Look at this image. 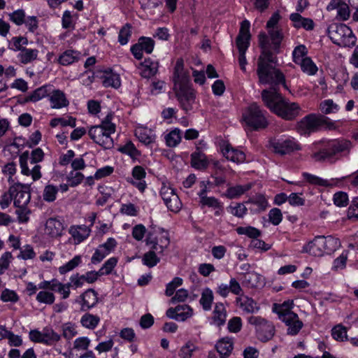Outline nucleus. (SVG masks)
Here are the masks:
<instances>
[{
    "mask_svg": "<svg viewBox=\"0 0 358 358\" xmlns=\"http://www.w3.org/2000/svg\"><path fill=\"white\" fill-rule=\"evenodd\" d=\"M258 38L262 50L261 55L258 58L257 69L259 83L264 85H273L275 88V86L282 84L285 89L288 90L284 74L275 66L277 63V58L270 51V45L266 34L264 32L260 33Z\"/></svg>",
    "mask_w": 358,
    "mask_h": 358,
    "instance_id": "f257e3e1",
    "label": "nucleus"
},
{
    "mask_svg": "<svg viewBox=\"0 0 358 358\" xmlns=\"http://www.w3.org/2000/svg\"><path fill=\"white\" fill-rule=\"evenodd\" d=\"M352 148V142L345 138L322 139L311 145L310 158L315 162L334 164L348 158Z\"/></svg>",
    "mask_w": 358,
    "mask_h": 358,
    "instance_id": "f03ea898",
    "label": "nucleus"
},
{
    "mask_svg": "<svg viewBox=\"0 0 358 358\" xmlns=\"http://www.w3.org/2000/svg\"><path fill=\"white\" fill-rule=\"evenodd\" d=\"M261 95L265 106L278 117L290 121L300 115L301 108L299 103L285 99L276 88L264 90Z\"/></svg>",
    "mask_w": 358,
    "mask_h": 358,
    "instance_id": "7ed1b4c3",
    "label": "nucleus"
},
{
    "mask_svg": "<svg viewBox=\"0 0 358 358\" xmlns=\"http://www.w3.org/2000/svg\"><path fill=\"white\" fill-rule=\"evenodd\" d=\"M113 117V113H109L99 124L92 126L88 131L90 138L105 149H110L113 146L111 134L116 131V125L112 122Z\"/></svg>",
    "mask_w": 358,
    "mask_h": 358,
    "instance_id": "20e7f679",
    "label": "nucleus"
},
{
    "mask_svg": "<svg viewBox=\"0 0 358 358\" xmlns=\"http://www.w3.org/2000/svg\"><path fill=\"white\" fill-rule=\"evenodd\" d=\"M341 245L338 238L332 236H317L305 245L303 252L315 257H322L324 254L330 255Z\"/></svg>",
    "mask_w": 358,
    "mask_h": 358,
    "instance_id": "39448f33",
    "label": "nucleus"
},
{
    "mask_svg": "<svg viewBox=\"0 0 358 358\" xmlns=\"http://www.w3.org/2000/svg\"><path fill=\"white\" fill-rule=\"evenodd\" d=\"M331 41L341 47H352L356 43V36L352 29L344 24L333 23L327 29Z\"/></svg>",
    "mask_w": 358,
    "mask_h": 358,
    "instance_id": "423d86ee",
    "label": "nucleus"
},
{
    "mask_svg": "<svg viewBox=\"0 0 358 358\" xmlns=\"http://www.w3.org/2000/svg\"><path fill=\"white\" fill-rule=\"evenodd\" d=\"M245 124L255 130L264 129L268 126V121L259 106L252 103L243 115Z\"/></svg>",
    "mask_w": 358,
    "mask_h": 358,
    "instance_id": "0eeeda50",
    "label": "nucleus"
},
{
    "mask_svg": "<svg viewBox=\"0 0 358 358\" xmlns=\"http://www.w3.org/2000/svg\"><path fill=\"white\" fill-rule=\"evenodd\" d=\"M248 321L255 327L257 338L260 341L268 342L274 336L275 329L271 322L260 316H250Z\"/></svg>",
    "mask_w": 358,
    "mask_h": 358,
    "instance_id": "6e6552de",
    "label": "nucleus"
},
{
    "mask_svg": "<svg viewBox=\"0 0 358 358\" xmlns=\"http://www.w3.org/2000/svg\"><path fill=\"white\" fill-rule=\"evenodd\" d=\"M324 123V116L311 113L305 116L297 122L296 129L301 135H309L317 131Z\"/></svg>",
    "mask_w": 358,
    "mask_h": 358,
    "instance_id": "1a4fd4ad",
    "label": "nucleus"
},
{
    "mask_svg": "<svg viewBox=\"0 0 358 358\" xmlns=\"http://www.w3.org/2000/svg\"><path fill=\"white\" fill-rule=\"evenodd\" d=\"M155 45V42L152 38L141 36L138 43L131 47V52L136 59L140 60L143 57V52L147 54L152 52Z\"/></svg>",
    "mask_w": 358,
    "mask_h": 358,
    "instance_id": "9d476101",
    "label": "nucleus"
},
{
    "mask_svg": "<svg viewBox=\"0 0 358 358\" xmlns=\"http://www.w3.org/2000/svg\"><path fill=\"white\" fill-rule=\"evenodd\" d=\"M27 187L21 183L11 186L8 192L14 196L15 206H27L30 201V193L26 190Z\"/></svg>",
    "mask_w": 358,
    "mask_h": 358,
    "instance_id": "9b49d317",
    "label": "nucleus"
},
{
    "mask_svg": "<svg viewBox=\"0 0 358 358\" xmlns=\"http://www.w3.org/2000/svg\"><path fill=\"white\" fill-rule=\"evenodd\" d=\"M279 319L288 327L287 330L288 335L296 336L303 326V322L295 313L281 314Z\"/></svg>",
    "mask_w": 358,
    "mask_h": 358,
    "instance_id": "f8f14e48",
    "label": "nucleus"
},
{
    "mask_svg": "<svg viewBox=\"0 0 358 358\" xmlns=\"http://www.w3.org/2000/svg\"><path fill=\"white\" fill-rule=\"evenodd\" d=\"M271 147L275 153L287 155L301 149L300 145L294 139L278 140L271 143Z\"/></svg>",
    "mask_w": 358,
    "mask_h": 358,
    "instance_id": "ddd939ff",
    "label": "nucleus"
},
{
    "mask_svg": "<svg viewBox=\"0 0 358 358\" xmlns=\"http://www.w3.org/2000/svg\"><path fill=\"white\" fill-rule=\"evenodd\" d=\"M160 194L164 203L171 211L178 212L180 209V200L173 189L164 187L161 189Z\"/></svg>",
    "mask_w": 358,
    "mask_h": 358,
    "instance_id": "4468645a",
    "label": "nucleus"
},
{
    "mask_svg": "<svg viewBox=\"0 0 358 358\" xmlns=\"http://www.w3.org/2000/svg\"><path fill=\"white\" fill-rule=\"evenodd\" d=\"M250 22L243 20L241 24L239 34L236 38V45L239 52H246L250 45Z\"/></svg>",
    "mask_w": 358,
    "mask_h": 358,
    "instance_id": "2eb2a0df",
    "label": "nucleus"
},
{
    "mask_svg": "<svg viewBox=\"0 0 358 358\" xmlns=\"http://www.w3.org/2000/svg\"><path fill=\"white\" fill-rule=\"evenodd\" d=\"M176 95L184 110L187 112L192 109V106L195 102V93L193 90L180 87Z\"/></svg>",
    "mask_w": 358,
    "mask_h": 358,
    "instance_id": "dca6fc26",
    "label": "nucleus"
},
{
    "mask_svg": "<svg viewBox=\"0 0 358 358\" xmlns=\"http://www.w3.org/2000/svg\"><path fill=\"white\" fill-rule=\"evenodd\" d=\"M98 302V294L93 289H88L84 292L79 298L76 300V303L80 304V310L87 311L96 306Z\"/></svg>",
    "mask_w": 358,
    "mask_h": 358,
    "instance_id": "f3484780",
    "label": "nucleus"
},
{
    "mask_svg": "<svg viewBox=\"0 0 358 358\" xmlns=\"http://www.w3.org/2000/svg\"><path fill=\"white\" fill-rule=\"evenodd\" d=\"M28 160L29 152L25 151L20 156V165L22 169V173L25 176L31 175L34 181L39 180L42 176L41 173V166L35 164L32 169L30 170L27 164Z\"/></svg>",
    "mask_w": 358,
    "mask_h": 358,
    "instance_id": "a211bd4d",
    "label": "nucleus"
},
{
    "mask_svg": "<svg viewBox=\"0 0 358 358\" xmlns=\"http://www.w3.org/2000/svg\"><path fill=\"white\" fill-rule=\"evenodd\" d=\"M268 36L266 34L270 45V51L273 55L279 53L281 42L283 40L284 34L281 28L270 29L268 30Z\"/></svg>",
    "mask_w": 358,
    "mask_h": 358,
    "instance_id": "6ab92c4d",
    "label": "nucleus"
},
{
    "mask_svg": "<svg viewBox=\"0 0 358 358\" xmlns=\"http://www.w3.org/2000/svg\"><path fill=\"white\" fill-rule=\"evenodd\" d=\"M222 152L227 160L233 162L243 163L245 160V153L243 151L234 148L229 143H224L222 145Z\"/></svg>",
    "mask_w": 358,
    "mask_h": 358,
    "instance_id": "aec40b11",
    "label": "nucleus"
},
{
    "mask_svg": "<svg viewBox=\"0 0 358 358\" xmlns=\"http://www.w3.org/2000/svg\"><path fill=\"white\" fill-rule=\"evenodd\" d=\"M64 229L63 222L57 218H49L45 223V233L52 238L62 236Z\"/></svg>",
    "mask_w": 358,
    "mask_h": 358,
    "instance_id": "412c9836",
    "label": "nucleus"
},
{
    "mask_svg": "<svg viewBox=\"0 0 358 358\" xmlns=\"http://www.w3.org/2000/svg\"><path fill=\"white\" fill-rule=\"evenodd\" d=\"M188 74L184 70V62L182 59H178L176 61L175 67H174V72H173V80L175 83V85H178L179 88L180 87H185V84L188 81Z\"/></svg>",
    "mask_w": 358,
    "mask_h": 358,
    "instance_id": "4be33fe9",
    "label": "nucleus"
},
{
    "mask_svg": "<svg viewBox=\"0 0 358 358\" xmlns=\"http://www.w3.org/2000/svg\"><path fill=\"white\" fill-rule=\"evenodd\" d=\"M190 158L191 166L195 169L203 171L209 165V160L199 148H196V150L191 154Z\"/></svg>",
    "mask_w": 358,
    "mask_h": 358,
    "instance_id": "5701e85b",
    "label": "nucleus"
},
{
    "mask_svg": "<svg viewBox=\"0 0 358 358\" xmlns=\"http://www.w3.org/2000/svg\"><path fill=\"white\" fill-rule=\"evenodd\" d=\"M158 62L151 60V59H145L141 62L138 66L140 74L143 78H150L154 76L158 71Z\"/></svg>",
    "mask_w": 358,
    "mask_h": 358,
    "instance_id": "b1692460",
    "label": "nucleus"
},
{
    "mask_svg": "<svg viewBox=\"0 0 358 358\" xmlns=\"http://www.w3.org/2000/svg\"><path fill=\"white\" fill-rule=\"evenodd\" d=\"M236 302L237 306L244 312L247 313H256L259 310L257 303L248 296L241 295L236 298Z\"/></svg>",
    "mask_w": 358,
    "mask_h": 358,
    "instance_id": "393cba45",
    "label": "nucleus"
},
{
    "mask_svg": "<svg viewBox=\"0 0 358 358\" xmlns=\"http://www.w3.org/2000/svg\"><path fill=\"white\" fill-rule=\"evenodd\" d=\"M243 284L249 288H259L264 285V278L259 273L252 271L243 276Z\"/></svg>",
    "mask_w": 358,
    "mask_h": 358,
    "instance_id": "a878e982",
    "label": "nucleus"
},
{
    "mask_svg": "<svg viewBox=\"0 0 358 358\" xmlns=\"http://www.w3.org/2000/svg\"><path fill=\"white\" fill-rule=\"evenodd\" d=\"M90 233V228L86 225L72 226L69 229V234L78 243L88 238Z\"/></svg>",
    "mask_w": 358,
    "mask_h": 358,
    "instance_id": "bb28decb",
    "label": "nucleus"
},
{
    "mask_svg": "<svg viewBox=\"0 0 358 358\" xmlns=\"http://www.w3.org/2000/svg\"><path fill=\"white\" fill-rule=\"evenodd\" d=\"M212 320L217 327L223 326L227 320V310L222 303H216L213 312Z\"/></svg>",
    "mask_w": 358,
    "mask_h": 358,
    "instance_id": "cd10ccee",
    "label": "nucleus"
},
{
    "mask_svg": "<svg viewBox=\"0 0 358 358\" xmlns=\"http://www.w3.org/2000/svg\"><path fill=\"white\" fill-rule=\"evenodd\" d=\"M50 101L51 103V107L52 108L57 109L66 107L69 103L65 94L59 90H55L52 91L50 96Z\"/></svg>",
    "mask_w": 358,
    "mask_h": 358,
    "instance_id": "c85d7f7f",
    "label": "nucleus"
},
{
    "mask_svg": "<svg viewBox=\"0 0 358 358\" xmlns=\"http://www.w3.org/2000/svg\"><path fill=\"white\" fill-rule=\"evenodd\" d=\"M289 19L295 28H303L306 30H312L314 28V22L311 19L303 17L298 13H292Z\"/></svg>",
    "mask_w": 358,
    "mask_h": 358,
    "instance_id": "c756f323",
    "label": "nucleus"
},
{
    "mask_svg": "<svg viewBox=\"0 0 358 358\" xmlns=\"http://www.w3.org/2000/svg\"><path fill=\"white\" fill-rule=\"evenodd\" d=\"M215 348L221 358H227L233 350L234 343L231 338H223L217 343Z\"/></svg>",
    "mask_w": 358,
    "mask_h": 358,
    "instance_id": "7c9ffc66",
    "label": "nucleus"
},
{
    "mask_svg": "<svg viewBox=\"0 0 358 358\" xmlns=\"http://www.w3.org/2000/svg\"><path fill=\"white\" fill-rule=\"evenodd\" d=\"M80 53L78 51L67 50L59 55L57 62L62 66H68L80 59Z\"/></svg>",
    "mask_w": 358,
    "mask_h": 358,
    "instance_id": "2f4dec72",
    "label": "nucleus"
},
{
    "mask_svg": "<svg viewBox=\"0 0 358 358\" xmlns=\"http://www.w3.org/2000/svg\"><path fill=\"white\" fill-rule=\"evenodd\" d=\"M38 55V50L24 48L17 55V59L20 63L27 64L36 60Z\"/></svg>",
    "mask_w": 358,
    "mask_h": 358,
    "instance_id": "473e14b6",
    "label": "nucleus"
},
{
    "mask_svg": "<svg viewBox=\"0 0 358 358\" xmlns=\"http://www.w3.org/2000/svg\"><path fill=\"white\" fill-rule=\"evenodd\" d=\"M101 79L105 87L118 88L121 85L120 76L116 73L106 72L101 76Z\"/></svg>",
    "mask_w": 358,
    "mask_h": 358,
    "instance_id": "72a5a7b5",
    "label": "nucleus"
},
{
    "mask_svg": "<svg viewBox=\"0 0 358 358\" xmlns=\"http://www.w3.org/2000/svg\"><path fill=\"white\" fill-rule=\"evenodd\" d=\"M252 187L251 184H245L244 185H236L229 187L225 193V195L229 199L238 198L243 195L245 192L250 189Z\"/></svg>",
    "mask_w": 358,
    "mask_h": 358,
    "instance_id": "f704fd0d",
    "label": "nucleus"
},
{
    "mask_svg": "<svg viewBox=\"0 0 358 358\" xmlns=\"http://www.w3.org/2000/svg\"><path fill=\"white\" fill-rule=\"evenodd\" d=\"M60 335L56 333L52 328L45 327L43 329V339L41 343L52 345L60 340Z\"/></svg>",
    "mask_w": 358,
    "mask_h": 358,
    "instance_id": "c9c22d12",
    "label": "nucleus"
},
{
    "mask_svg": "<svg viewBox=\"0 0 358 358\" xmlns=\"http://www.w3.org/2000/svg\"><path fill=\"white\" fill-rule=\"evenodd\" d=\"M213 299V293L210 288L206 287L202 291L199 303L205 311H208L211 309Z\"/></svg>",
    "mask_w": 358,
    "mask_h": 358,
    "instance_id": "e433bc0d",
    "label": "nucleus"
},
{
    "mask_svg": "<svg viewBox=\"0 0 358 358\" xmlns=\"http://www.w3.org/2000/svg\"><path fill=\"white\" fill-rule=\"evenodd\" d=\"M100 322V317L98 315L91 313L84 314L80 319L81 324L89 329H94Z\"/></svg>",
    "mask_w": 358,
    "mask_h": 358,
    "instance_id": "4c0bfd02",
    "label": "nucleus"
},
{
    "mask_svg": "<svg viewBox=\"0 0 358 358\" xmlns=\"http://www.w3.org/2000/svg\"><path fill=\"white\" fill-rule=\"evenodd\" d=\"M136 135L139 141L146 145H151L155 141V135L150 130L140 129L136 132Z\"/></svg>",
    "mask_w": 358,
    "mask_h": 358,
    "instance_id": "58836bf2",
    "label": "nucleus"
},
{
    "mask_svg": "<svg viewBox=\"0 0 358 358\" xmlns=\"http://www.w3.org/2000/svg\"><path fill=\"white\" fill-rule=\"evenodd\" d=\"M298 64L301 66V70L308 75H315L317 71V67L310 57H306Z\"/></svg>",
    "mask_w": 358,
    "mask_h": 358,
    "instance_id": "ea45409f",
    "label": "nucleus"
},
{
    "mask_svg": "<svg viewBox=\"0 0 358 358\" xmlns=\"http://www.w3.org/2000/svg\"><path fill=\"white\" fill-rule=\"evenodd\" d=\"M302 176L303 178L306 180V181L311 185L321 187H327L330 185V182L328 180L321 178L311 173L304 172L302 173Z\"/></svg>",
    "mask_w": 358,
    "mask_h": 358,
    "instance_id": "a19ab883",
    "label": "nucleus"
},
{
    "mask_svg": "<svg viewBox=\"0 0 358 358\" xmlns=\"http://www.w3.org/2000/svg\"><path fill=\"white\" fill-rule=\"evenodd\" d=\"M81 262V257L80 255L75 256L66 264L59 267V273L64 275L69 271H73L75 268L80 264Z\"/></svg>",
    "mask_w": 358,
    "mask_h": 358,
    "instance_id": "79ce46f5",
    "label": "nucleus"
},
{
    "mask_svg": "<svg viewBox=\"0 0 358 358\" xmlns=\"http://www.w3.org/2000/svg\"><path fill=\"white\" fill-rule=\"evenodd\" d=\"M166 145L169 147H176L181 141L180 130L175 129L165 136Z\"/></svg>",
    "mask_w": 358,
    "mask_h": 358,
    "instance_id": "37998d69",
    "label": "nucleus"
},
{
    "mask_svg": "<svg viewBox=\"0 0 358 358\" xmlns=\"http://www.w3.org/2000/svg\"><path fill=\"white\" fill-rule=\"evenodd\" d=\"M50 87L48 85H43L41 87L35 90L31 94H30L28 97V100L30 101H37L49 94V90Z\"/></svg>",
    "mask_w": 358,
    "mask_h": 358,
    "instance_id": "c03bdc74",
    "label": "nucleus"
},
{
    "mask_svg": "<svg viewBox=\"0 0 358 358\" xmlns=\"http://www.w3.org/2000/svg\"><path fill=\"white\" fill-rule=\"evenodd\" d=\"M58 188L53 185H48L45 187L43 193V200L47 202H52L56 199Z\"/></svg>",
    "mask_w": 358,
    "mask_h": 358,
    "instance_id": "a18cd8bd",
    "label": "nucleus"
},
{
    "mask_svg": "<svg viewBox=\"0 0 358 358\" xmlns=\"http://www.w3.org/2000/svg\"><path fill=\"white\" fill-rule=\"evenodd\" d=\"M331 335L338 341H344L348 339L347 329L342 324L336 325L331 330Z\"/></svg>",
    "mask_w": 358,
    "mask_h": 358,
    "instance_id": "49530a36",
    "label": "nucleus"
},
{
    "mask_svg": "<svg viewBox=\"0 0 358 358\" xmlns=\"http://www.w3.org/2000/svg\"><path fill=\"white\" fill-rule=\"evenodd\" d=\"M178 307L182 308V309L180 311H178V313L175 317L176 320L184 322L193 315V310L189 306L178 305Z\"/></svg>",
    "mask_w": 358,
    "mask_h": 358,
    "instance_id": "de8ad7c7",
    "label": "nucleus"
},
{
    "mask_svg": "<svg viewBox=\"0 0 358 358\" xmlns=\"http://www.w3.org/2000/svg\"><path fill=\"white\" fill-rule=\"evenodd\" d=\"M28 43V40L25 37L22 36H16L12 38L10 43L9 48L13 51H21V50L24 49V47H22L23 45H27Z\"/></svg>",
    "mask_w": 358,
    "mask_h": 358,
    "instance_id": "09e8293b",
    "label": "nucleus"
},
{
    "mask_svg": "<svg viewBox=\"0 0 358 358\" xmlns=\"http://www.w3.org/2000/svg\"><path fill=\"white\" fill-rule=\"evenodd\" d=\"M9 20L17 26L25 22V12L23 9H18L8 14Z\"/></svg>",
    "mask_w": 358,
    "mask_h": 358,
    "instance_id": "8fccbe9b",
    "label": "nucleus"
},
{
    "mask_svg": "<svg viewBox=\"0 0 358 358\" xmlns=\"http://www.w3.org/2000/svg\"><path fill=\"white\" fill-rule=\"evenodd\" d=\"M320 108L321 111L324 114L336 113L339 109V106L331 99L324 100L321 102Z\"/></svg>",
    "mask_w": 358,
    "mask_h": 358,
    "instance_id": "3c124183",
    "label": "nucleus"
},
{
    "mask_svg": "<svg viewBox=\"0 0 358 358\" xmlns=\"http://www.w3.org/2000/svg\"><path fill=\"white\" fill-rule=\"evenodd\" d=\"M160 261V259L154 252L148 251L145 252L143 257V264L150 268L156 266Z\"/></svg>",
    "mask_w": 358,
    "mask_h": 358,
    "instance_id": "603ef678",
    "label": "nucleus"
},
{
    "mask_svg": "<svg viewBox=\"0 0 358 358\" xmlns=\"http://www.w3.org/2000/svg\"><path fill=\"white\" fill-rule=\"evenodd\" d=\"M119 150L124 154L129 155L133 159H136L140 156L139 151L136 148L134 143L131 141L126 143L124 146L120 148Z\"/></svg>",
    "mask_w": 358,
    "mask_h": 358,
    "instance_id": "864d4df0",
    "label": "nucleus"
},
{
    "mask_svg": "<svg viewBox=\"0 0 358 358\" xmlns=\"http://www.w3.org/2000/svg\"><path fill=\"white\" fill-rule=\"evenodd\" d=\"M236 231L238 234L246 235L253 239L261 235V231L253 227H240L236 229Z\"/></svg>",
    "mask_w": 358,
    "mask_h": 358,
    "instance_id": "5fc2aeb1",
    "label": "nucleus"
},
{
    "mask_svg": "<svg viewBox=\"0 0 358 358\" xmlns=\"http://www.w3.org/2000/svg\"><path fill=\"white\" fill-rule=\"evenodd\" d=\"M36 299L39 303L50 305L54 303L55 296L52 292L41 291L37 294Z\"/></svg>",
    "mask_w": 358,
    "mask_h": 358,
    "instance_id": "6e6d98bb",
    "label": "nucleus"
},
{
    "mask_svg": "<svg viewBox=\"0 0 358 358\" xmlns=\"http://www.w3.org/2000/svg\"><path fill=\"white\" fill-rule=\"evenodd\" d=\"M117 258L115 257L108 259L99 269V274L103 275L111 273L113 269L117 265Z\"/></svg>",
    "mask_w": 358,
    "mask_h": 358,
    "instance_id": "4d7b16f0",
    "label": "nucleus"
},
{
    "mask_svg": "<svg viewBox=\"0 0 358 358\" xmlns=\"http://www.w3.org/2000/svg\"><path fill=\"white\" fill-rule=\"evenodd\" d=\"M131 26L127 24L120 30L118 41L121 45H124L128 43L131 36Z\"/></svg>",
    "mask_w": 358,
    "mask_h": 358,
    "instance_id": "13d9d810",
    "label": "nucleus"
},
{
    "mask_svg": "<svg viewBox=\"0 0 358 358\" xmlns=\"http://www.w3.org/2000/svg\"><path fill=\"white\" fill-rule=\"evenodd\" d=\"M66 179L70 186L76 187L82 182L84 176L80 172L72 171L69 173Z\"/></svg>",
    "mask_w": 358,
    "mask_h": 358,
    "instance_id": "bf43d9fd",
    "label": "nucleus"
},
{
    "mask_svg": "<svg viewBox=\"0 0 358 358\" xmlns=\"http://www.w3.org/2000/svg\"><path fill=\"white\" fill-rule=\"evenodd\" d=\"M294 303L293 301L288 300L284 301L282 304L276 306L275 304V308L273 310L278 315V317L280 318V315L281 314H285L287 313H293L291 310L293 308Z\"/></svg>",
    "mask_w": 358,
    "mask_h": 358,
    "instance_id": "052dcab7",
    "label": "nucleus"
},
{
    "mask_svg": "<svg viewBox=\"0 0 358 358\" xmlns=\"http://www.w3.org/2000/svg\"><path fill=\"white\" fill-rule=\"evenodd\" d=\"M182 281L183 280L181 278L175 277L171 282L166 285L165 294L168 296H172L174 294L176 288L182 285Z\"/></svg>",
    "mask_w": 358,
    "mask_h": 358,
    "instance_id": "680f3d73",
    "label": "nucleus"
},
{
    "mask_svg": "<svg viewBox=\"0 0 358 358\" xmlns=\"http://www.w3.org/2000/svg\"><path fill=\"white\" fill-rule=\"evenodd\" d=\"M306 54L307 49L305 45H300L296 46L292 52L294 62L295 64H298L305 58L304 57L306 55Z\"/></svg>",
    "mask_w": 358,
    "mask_h": 358,
    "instance_id": "e2e57ef3",
    "label": "nucleus"
},
{
    "mask_svg": "<svg viewBox=\"0 0 358 358\" xmlns=\"http://www.w3.org/2000/svg\"><path fill=\"white\" fill-rule=\"evenodd\" d=\"M52 291L57 292L62 295V298L63 299H66L69 297L70 290H67L64 286H63V283L60 282L57 279H53Z\"/></svg>",
    "mask_w": 358,
    "mask_h": 358,
    "instance_id": "0e129e2a",
    "label": "nucleus"
},
{
    "mask_svg": "<svg viewBox=\"0 0 358 358\" xmlns=\"http://www.w3.org/2000/svg\"><path fill=\"white\" fill-rule=\"evenodd\" d=\"M12 254L10 252H4L0 257V275H2L9 268L12 259Z\"/></svg>",
    "mask_w": 358,
    "mask_h": 358,
    "instance_id": "69168bd1",
    "label": "nucleus"
},
{
    "mask_svg": "<svg viewBox=\"0 0 358 358\" xmlns=\"http://www.w3.org/2000/svg\"><path fill=\"white\" fill-rule=\"evenodd\" d=\"M242 327V320L239 317H234L228 322L227 329L231 333H238Z\"/></svg>",
    "mask_w": 358,
    "mask_h": 358,
    "instance_id": "338daca9",
    "label": "nucleus"
},
{
    "mask_svg": "<svg viewBox=\"0 0 358 358\" xmlns=\"http://www.w3.org/2000/svg\"><path fill=\"white\" fill-rule=\"evenodd\" d=\"M228 210L236 217H243L247 213L248 209L244 204L239 203L234 206H229Z\"/></svg>",
    "mask_w": 358,
    "mask_h": 358,
    "instance_id": "774afa93",
    "label": "nucleus"
}]
</instances>
